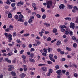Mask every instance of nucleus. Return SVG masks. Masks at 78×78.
<instances>
[{"label":"nucleus","instance_id":"nucleus-1","mask_svg":"<svg viewBox=\"0 0 78 78\" xmlns=\"http://www.w3.org/2000/svg\"><path fill=\"white\" fill-rule=\"evenodd\" d=\"M4 35L6 37H9V42H11V41H12V35H11V34H10L9 35L8 34L5 33L4 34Z\"/></svg>","mask_w":78,"mask_h":78},{"label":"nucleus","instance_id":"nucleus-2","mask_svg":"<svg viewBox=\"0 0 78 78\" xmlns=\"http://www.w3.org/2000/svg\"><path fill=\"white\" fill-rule=\"evenodd\" d=\"M53 2L51 1H48L47 2V7L48 8H50V7L52 6Z\"/></svg>","mask_w":78,"mask_h":78},{"label":"nucleus","instance_id":"nucleus-3","mask_svg":"<svg viewBox=\"0 0 78 78\" xmlns=\"http://www.w3.org/2000/svg\"><path fill=\"white\" fill-rule=\"evenodd\" d=\"M19 18L18 19V21L23 22V19L24 18V17L23 15L22 14H20L19 15Z\"/></svg>","mask_w":78,"mask_h":78},{"label":"nucleus","instance_id":"nucleus-4","mask_svg":"<svg viewBox=\"0 0 78 78\" xmlns=\"http://www.w3.org/2000/svg\"><path fill=\"white\" fill-rule=\"evenodd\" d=\"M61 31L62 32H64V31H65V29L64 28H66V26L65 25H63V26H61Z\"/></svg>","mask_w":78,"mask_h":78},{"label":"nucleus","instance_id":"nucleus-5","mask_svg":"<svg viewBox=\"0 0 78 78\" xmlns=\"http://www.w3.org/2000/svg\"><path fill=\"white\" fill-rule=\"evenodd\" d=\"M70 28H72L73 29H75V23H71L70 25Z\"/></svg>","mask_w":78,"mask_h":78},{"label":"nucleus","instance_id":"nucleus-6","mask_svg":"<svg viewBox=\"0 0 78 78\" xmlns=\"http://www.w3.org/2000/svg\"><path fill=\"white\" fill-rule=\"evenodd\" d=\"M41 69L43 72H47V68L45 66L42 67Z\"/></svg>","mask_w":78,"mask_h":78},{"label":"nucleus","instance_id":"nucleus-7","mask_svg":"<svg viewBox=\"0 0 78 78\" xmlns=\"http://www.w3.org/2000/svg\"><path fill=\"white\" fill-rule=\"evenodd\" d=\"M65 7V6L64 5V4H61L59 6V8L60 9H64V8Z\"/></svg>","mask_w":78,"mask_h":78},{"label":"nucleus","instance_id":"nucleus-8","mask_svg":"<svg viewBox=\"0 0 78 78\" xmlns=\"http://www.w3.org/2000/svg\"><path fill=\"white\" fill-rule=\"evenodd\" d=\"M23 2L22 1H20L17 4V6H20V5H23Z\"/></svg>","mask_w":78,"mask_h":78},{"label":"nucleus","instance_id":"nucleus-9","mask_svg":"<svg viewBox=\"0 0 78 78\" xmlns=\"http://www.w3.org/2000/svg\"><path fill=\"white\" fill-rule=\"evenodd\" d=\"M56 73L58 74V75H60L61 73H62V71L61 69H59L56 71Z\"/></svg>","mask_w":78,"mask_h":78},{"label":"nucleus","instance_id":"nucleus-10","mask_svg":"<svg viewBox=\"0 0 78 78\" xmlns=\"http://www.w3.org/2000/svg\"><path fill=\"white\" fill-rule=\"evenodd\" d=\"M11 73L12 76H16V72H11Z\"/></svg>","mask_w":78,"mask_h":78},{"label":"nucleus","instance_id":"nucleus-11","mask_svg":"<svg viewBox=\"0 0 78 78\" xmlns=\"http://www.w3.org/2000/svg\"><path fill=\"white\" fill-rule=\"evenodd\" d=\"M8 17L9 18L11 19L12 18V14H11V12H9L8 14Z\"/></svg>","mask_w":78,"mask_h":78},{"label":"nucleus","instance_id":"nucleus-12","mask_svg":"<svg viewBox=\"0 0 78 78\" xmlns=\"http://www.w3.org/2000/svg\"><path fill=\"white\" fill-rule=\"evenodd\" d=\"M29 60L30 62H35V60L31 58H29Z\"/></svg>","mask_w":78,"mask_h":78},{"label":"nucleus","instance_id":"nucleus-13","mask_svg":"<svg viewBox=\"0 0 78 78\" xmlns=\"http://www.w3.org/2000/svg\"><path fill=\"white\" fill-rule=\"evenodd\" d=\"M57 31H58V30L56 28L53 29L52 30V32L53 33H56Z\"/></svg>","mask_w":78,"mask_h":78},{"label":"nucleus","instance_id":"nucleus-14","mask_svg":"<svg viewBox=\"0 0 78 78\" xmlns=\"http://www.w3.org/2000/svg\"><path fill=\"white\" fill-rule=\"evenodd\" d=\"M22 58L23 59V61H24V63H26L25 62V59H26V56L25 55H23L22 56Z\"/></svg>","mask_w":78,"mask_h":78},{"label":"nucleus","instance_id":"nucleus-15","mask_svg":"<svg viewBox=\"0 0 78 78\" xmlns=\"http://www.w3.org/2000/svg\"><path fill=\"white\" fill-rule=\"evenodd\" d=\"M44 25L45 27H49V26L50 25V24H49L48 23H44Z\"/></svg>","mask_w":78,"mask_h":78},{"label":"nucleus","instance_id":"nucleus-16","mask_svg":"<svg viewBox=\"0 0 78 78\" xmlns=\"http://www.w3.org/2000/svg\"><path fill=\"white\" fill-rule=\"evenodd\" d=\"M26 75L24 73H22L20 75V77L22 78H23L24 76H25Z\"/></svg>","mask_w":78,"mask_h":78},{"label":"nucleus","instance_id":"nucleus-17","mask_svg":"<svg viewBox=\"0 0 78 78\" xmlns=\"http://www.w3.org/2000/svg\"><path fill=\"white\" fill-rule=\"evenodd\" d=\"M8 67L9 68H10V69H11L12 70H13V69H14V66L12 65H9L8 66Z\"/></svg>","mask_w":78,"mask_h":78},{"label":"nucleus","instance_id":"nucleus-18","mask_svg":"<svg viewBox=\"0 0 78 78\" xmlns=\"http://www.w3.org/2000/svg\"><path fill=\"white\" fill-rule=\"evenodd\" d=\"M61 42L60 41H57L56 43V45H58V46L60 45H61Z\"/></svg>","mask_w":78,"mask_h":78},{"label":"nucleus","instance_id":"nucleus-19","mask_svg":"<svg viewBox=\"0 0 78 78\" xmlns=\"http://www.w3.org/2000/svg\"><path fill=\"white\" fill-rule=\"evenodd\" d=\"M65 20H71L72 19L70 17H66L65 18Z\"/></svg>","mask_w":78,"mask_h":78},{"label":"nucleus","instance_id":"nucleus-20","mask_svg":"<svg viewBox=\"0 0 78 78\" xmlns=\"http://www.w3.org/2000/svg\"><path fill=\"white\" fill-rule=\"evenodd\" d=\"M29 23L31 24L33 23V20H31V19H30L28 21Z\"/></svg>","mask_w":78,"mask_h":78},{"label":"nucleus","instance_id":"nucleus-21","mask_svg":"<svg viewBox=\"0 0 78 78\" xmlns=\"http://www.w3.org/2000/svg\"><path fill=\"white\" fill-rule=\"evenodd\" d=\"M49 57L50 58V59L52 58H53V55L52 54H50L49 55Z\"/></svg>","mask_w":78,"mask_h":78},{"label":"nucleus","instance_id":"nucleus-22","mask_svg":"<svg viewBox=\"0 0 78 78\" xmlns=\"http://www.w3.org/2000/svg\"><path fill=\"white\" fill-rule=\"evenodd\" d=\"M68 6L69 7V9H72L73 8V6L72 5H68Z\"/></svg>","mask_w":78,"mask_h":78},{"label":"nucleus","instance_id":"nucleus-23","mask_svg":"<svg viewBox=\"0 0 78 78\" xmlns=\"http://www.w3.org/2000/svg\"><path fill=\"white\" fill-rule=\"evenodd\" d=\"M55 68L56 70H58L59 69V65H56L55 66Z\"/></svg>","mask_w":78,"mask_h":78},{"label":"nucleus","instance_id":"nucleus-24","mask_svg":"<svg viewBox=\"0 0 78 78\" xmlns=\"http://www.w3.org/2000/svg\"><path fill=\"white\" fill-rule=\"evenodd\" d=\"M66 50L69 51H72V49L71 48H69V47H66Z\"/></svg>","mask_w":78,"mask_h":78},{"label":"nucleus","instance_id":"nucleus-25","mask_svg":"<svg viewBox=\"0 0 78 78\" xmlns=\"http://www.w3.org/2000/svg\"><path fill=\"white\" fill-rule=\"evenodd\" d=\"M34 54L33 53H32L30 54V58H33V57H34Z\"/></svg>","mask_w":78,"mask_h":78},{"label":"nucleus","instance_id":"nucleus-26","mask_svg":"<svg viewBox=\"0 0 78 78\" xmlns=\"http://www.w3.org/2000/svg\"><path fill=\"white\" fill-rule=\"evenodd\" d=\"M10 30H13V26L12 25L9 26V28Z\"/></svg>","mask_w":78,"mask_h":78},{"label":"nucleus","instance_id":"nucleus-27","mask_svg":"<svg viewBox=\"0 0 78 78\" xmlns=\"http://www.w3.org/2000/svg\"><path fill=\"white\" fill-rule=\"evenodd\" d=\"M46 66V65L45 64H40L38 65L39 67H40L41 66Z\"/></svg>","mask_w":78,"mask_h":78},{"label":"nucleus","instance_id":"nucleus-28","mask_svg":"<svg viewBox=\"0 0 78 78\" xmlns=\"http://www.w3.org/2000/svg\"><path fill=\"white\" fill-rule=\"evenodd\" d=\"M45 18H46V15L45 14L43 15L42 16V19H45Z\"/></svg>","mask_w":78,"mask_h":78},{"label":"nucleus","instance_id":"nucleus-29","mask_svg":"<svg viewBox=\"0 0 78 78\" xmlns=\"http://www.w3.org/2000/svg\"><path fill=\"white\" fill-rule=\"evenodd\" d=\"M65 34L66 35H68V34H69V31H68V30H66L65 31Z\"/></svg>","mask_w":78,"mask_h":78},{"label":"nucleus","instance_id":"nucleus-30","mask_svg":"<svg viewBox=\"0 0 78 78\" xmlns=\"http://www.w3.org/2000/svg\"><path fill=\"white\" fill-rule=\"evenodd\" d=\"M72 39H73L74 41H75L76 40V38L75 36H73L72 37Z\"/></svg>","mask_w":78,"mask_h":78},{"label":"nucleus","instance_id":"nucleus-31","mask_svg":"<svg viewBox=\"0 0 78 78\" xmlns=\"http://www.w3.org/2000/svg\"><path fill=\"white\" fill-rule=\"evenodd\" d=\"M47 63L48 64H52L51 61H48Z\"/></svg>","mask_w":78,"mask_h":78},{"label":"nucleus","instance_id":"nucleus-32","mask_svg":"<svg viewBox=\"0 0 78 78\" xmlns=\"http://www.w3.org/2000/svg\"><path fill=\"white\" fill-rule=\"evenodd\" d=\"M70 36H72L73 35V32L72 31H70L69 33Z\"/></svg>","mask_w":78,"mask_h":78},{"label":"nucleus","instance_id":"nucleus-33","mask_svg":"<svg viewBox=\"0 0 78 78\" xmlns=\"http://www.w3.org/2000/svg\"><path fill=\"white\" fill-rule=\"evenodd\" d=\"M76 46H77L76 44L75 43L73 44V46L74 48H76Z\"/></svg>","mask_w":78,"mask_h":78},{"label":"nucleus","instance_id":"nucleus-34","mask_svg":"<svg viewBox=\"0 0 78 78\" xmlns=\"http://www.w3.org/2000/svg\"><path fill=\"white\" fill-rule=\"evenodd\" d=\"M36 69L35 68H30L29 69V70H32V71H33V70H35Z\"/></svg>","mask_w":78,"mask_h":78},{"label":"nucleus","instance_id":"nucleus-35","mask_svg":"<svg viewBox=\"0 0 78 78\" xmlns=\"http://www.w3.org/2000/svg\"><path fill=\"white\" fill-rule=\"evenodd\" d=\"M47 40V41H51V38H50V37H49L48 38Z\"/></svg>","mask_w":78,"mask_h":78},{"label":"nucleus","instance_id":"nucleus-36","mask_svg":"<svg viewBox=\"0 0 78 78\" xmlns=\"http://www.w3.org/2000/svg\"><path fill=\"white\" fill-rule=\"evenodd\" d=\"M36 16L37 18H38V19H40V18H41V16L39 14H37Z\"/></svg>","mask_w":78,"mask_h":78},{"label":"nucleus","instance_id":"nucleus-37","mask_svg":"<svg viewBox=\"0 0 78 78\" xmlns=\"http://www.w3.org/2000/svg\"><path fill=\"white\" fill-rule=\"evenodd\" d=\"M15 19H16V20L18 19V18H19V16L17 15H16L14 16Z\"/></svg>","mask_w":78,"mask_h":78},{"label":"nucleus","instance_id":"nucleus-38","mask_svg":"<svg viewBox=\"0 0 78 78\" xmlns=\"http://www.w3.org/2000/svg\"><path fill=\"white\" fill-rule=\"evenodd\" d=\"M24 24L25 27H27V25H28V22L26 21L24 22Z\"/></svg>","mask_w":78,"mask_h":78},{"label":"nucleus","instance_id":"nucleus-39","mask_svg":"<svg viewBox=\"0 0 78 78\" xmlns=\"http://www.w3.org/2000/svg\"><path fill=\"white\" fill-rule=\"evenodd\" d=\"M13 55V53L12 52H10V53H9L7 54L8 56H11V55Z\"/></svg>","mask_w":78,"mask_h":78},{"label":"nucleus","instance_id":"nucleus-40","mask_svg":"<svg viewBox=\"0 0 78 78\" xmlns=\"http://www.w3.org/2000/svg\"><path fill=\"white\" fill-rule=\"evenodd\" d=\"M50 60H51V61H53V62H55V59L52 58H50Z\"/></svg>","mask_w":78,"mask_h":78},{"label":"nucleus","instance_id":"nucleus-41","mask_svg":"<svg viewBox=\"0 0 78 78\" xmlns=\"http://www.w3.org/2000/svg\"><path fill=\"white\" fill-rule=\"evenodd\" d=\"M50 60H51V61H53V62H55V59L52 58H50Z\"/></svg>","mask_w":78,"mask_h":78},{"label":"nucleus","instance_id":"nucleus-42","mask_svg":"<svg viewBox=\"0 0 78 78\" xmlns=\"http://www.w3.org/2000/svg\"><path fill=\"white\" fill-rule=\"evenodd\" d=\"M44 51L46 53H47V50L45 48L43 49Z\"/></svg>","mask_w":78,"mask_h":78},{"label":"nucleus","instance_id":"nucleus-43","mask_svg":"<svg viewBox=\"0 0 78 78\" xmlns=\"http://www.w3.org/2000/svg\"><path fill=\"white\" fill-rule=\"evenodd\" d=\"M3 58L0 57V62H2V61H3Z\"/></svg>","mask_w":78,"mask_h":78},{"label":"nucleus","instance_id":"nucleus-44","mask_svg":"<svg viewBox=\"0 0 78 78\" xmlns=\"http://www.w3.org/2000/svg\"><path fill=\"white\" fill-rule=\"evenodd\" d=\"M41 44V41H37V45H39Z\"/></svg>","mask_w":78,"mask_h":78},{"label":"nucleus","instance_id":"nucleus-45","mask_svg":"<svg viewBox=\"0 0 78 78\" xmlns=\"http://www.w3.org/2000/svg\"><path fill=\"white\" fill-rule=\"evenodd\" d=\"M32 6L34 8V7H36V5L35 3H33Z\"/></svg>","mask_w":78,"mask_h":78},{"label":"nucleus","instance_id":"nucleus-46","mask_svg":"<svg viewBox=\"0 0 78 78\" xmlns=\"http://www.w3.org/2000/svg\"><path fill=\"white\" fill-rule=\"evenodd\" d=\"M43 56H47V54L45 52H43L42 53Z\"/></svg>","mask_w":78,"mask_h":78},{"label":"nucleus","instance_id":"nucleus-47","mask_svg":"<svg viewBox=\"0 0 78 78\" xmlns=\"http://www.w3.org/2000/svg\"><path fill=\"white\" fill-rule=\"evenodd\" d=\"M30 35V34H26L24 35V36L25 37H27V36H28Z\"/></svg>","mask_w":78,"mask_h":78},{"label":"nucleus","instance_id":"nucleus-48","mask_svg":"<svg viewBox=\"0 0 78 78\" xmlns=\"http://www.w3.org/2000/svg\"><path fill=\"white\" fill-rule=\"evenodd\" d=\"M23 70L24 72H26V71L28 70V68H27L24 67L23 68Z\"/></svg>","mask_w":78,"mask_h":78},{"label":"nucleus","instance_id":"nucleus-49","mask_svg":"<svg viewBox=\"0 0 78 78\" xmlns=\"http://www.w3.org/2000/svg\"><path fill=\"white\" fill-rule=\"evenodd\" d=\"M73 9H76V10H78V8H77V7L76 6H74Z\"/></svg>","mask_w":78,"mask_h":78},{"label":"nucleus","instance_id":"nucleus-50","mask_svg":"<svg viewBox=\"0 0 78 78\" xmlns=\"http://www.w3.org/2000/svg\"><path fill=\"white\" fill-rule=\"evenodd\" d=\"M24 52V50H22L20 52V54H22L23 53V52Z\"/></svg>","mask_w":78,"mask_h":78},{"label":"nucleus","instance_id":"nucleus-51","mask_svg":"<svg viewBox=\"0 0 78 78\" xmlns=\"http://www.w3.org/2000/svg\"><path fill=\"white\" fill-rule=\"evenodd\" d=\"M69 41V38H67L66 39L64 40L65 42H67Z\"/></svg>","mask_w":78,"mask_h":78},{"label":"nucleus","instance_id":"nucleus-52","mask_svg":"<svg viewBox=\"0 0 78 78\" xmlns=\"http://www.w3.org/2000/svg\"><path fill=\"white\" fill-rule=\"evenodd\" d=\"M55 17H60V15H59V14H57L55 15Z\"/></svg>","mask_w":78,"mask_h":78},{"label":"nucleus","instance_id":"nucleus-53","mask_svg":"<svg viewBox=\"0 0 78 78\" xmlns=\"http://www.w3.org/2000/svg\"><path fill=\"white\" fill-rule=\"evenodd\" d=\"M15 5H16V4L15 3H12L11 4V5L12 7H14V6H15Z\"/></svg>","mask_w":78,"mask_h":78},{"label":"nucleus","instance_id":"nucleus-54","mask_svg":"<svg viewBox=\"0 0 78 78\" xmlns=\"http://www.w3.org/2000/svg\"><path fill=\"white\" fill-rule=\"evenodd\" d=\"M27 54L28 55L30 56L31 55V53H30V51H28L27 52Z\"/></svg>","mask_w":78,"mask_h":78},{"label":"nucleus","instance_id":"nucleus-55","mask_svg":"<svg viewBox=\"0 0 78 78\" xmlns=\"http://www.w3.org/2000/svg\"><path fill=\"white\" fill-rule=\"evenodd\" d=\"M60 53L61 55H64L65 53L64 52V51H60Z\"/></svg>","mask_w":78,"mask_h":78},{"label":"nucleus","instance_id":"nucleus-56","mask_svg":"<svg viewBox=\"0 0 78 78\" xmlns=\"http://www.w3.org/2000/svg\"><path fill=\"white\" fill-rule=\"evenodd\" d=\"M44 34H49V32L46 31L44 32Z\"/></svg>","mask_w":78,"mask_h":78},{"label":"nucleus","instance_id":"nucleus-57","mask_svg":"<svg viewBox=\"0 0 78 78\" xmlns=\"http://www.w3.org/2000/svg\"><path fill=\"white\" fill-rule=\"evenodd\" d=\"M13 36H14V37H15V36H16V32L13 33Z\"/></svg>","mask_w":78,"mask_h":78},{"label":"nucleus","instance_id":"nucleus-58","mask_svg":"<svg viewBox=\"0 0 78 78\" xmlns=\"http://www.w3.org/2000/svg\"><path fill=\"white\" fill-rule=\"evenodd\" d=\"M30 19H31L32 20H33V19L34 20V16H31Z\"/></svg>","mask_w":78,"mask_h":78},{"label":"nucleus","instance_id":"nucleus-59","mask_svg":"<svg viewBox=\"0 0 78 78\" xmlns=\"http://www.w3.org/2000/svg\"><path fill=\"white\" fill-rule=\"evenodd\" d=\"M61 75L60 74H58L57 76V78H60L61 77Z\"/></svg>","mask_w":78,"mask_h":78},{"label":"nucleus","instance_id":"nucleus-60","mask_svg":"<svg viewBox=\"0 0 78 78\" xmlns=\"http://www.w3.org/2000/svg\"><path fill=\"white\" fill-rule=\"evenodd\" d=\"M32 14L33 16H36V12H33L32 13Z\"/></svg>","mask_w":78,"mask_h":78},{"label":"nucleus","instance_id":"nucleus-61","mask_svg":"<svg viewBox=\"0 0 78 78\" xmlns=\"http://www.w3.org/2000/svg\"><path fill=\"white\" fill-rule=\"evenodd\" d=\"M66 61V58H62V61Z\"/></svg>","mask_w":78,"mask_h":78},{"label":"nucleus","instance_id":"nucleus-62","mask_svg":"<svg viewBox=\"0 0 78 78\" xmlns=\"http://www.w3.org/2000/svg\"><path fill=\"white\" fill-rule=\"evenodd\" d=\"M75 23H78V18H77L76 19V20L75 21Z\"/></svg>","mask_w":78,"mask_h":78},{"label":"nucleus","instance_id":"nucleus-63","mask_svg":"<svg viewBox=\"0 0 78 78\" xmlns=\"http://www.w3.org/2000/svg\"><path fill=\"white\" fill-rule=\"evenodd\" d=\"M69 72H67L66 73V75H69Z\"/></svg>","mask_w":78,"mask_h":78},{"label":"nucleus","instance_id":"nucleus-64","mask_svg":"<svg viewBox=\"0 0 78 78\" xmlns=\"http://www.w3.org/2000/svg\"><path fill=\"white\" fill-rule=\"evenodd\" d=\"M17 42L18 43H19V44H20V42H21L20 40H17Z\"/></svg>","mask_w":78,"mask_h":78}]
</instances>
